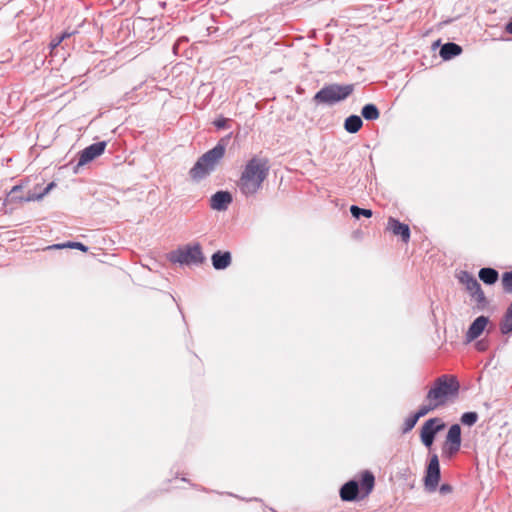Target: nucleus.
I'll list each match as a JSON object with an SVG mask.
<instances>
[{
	"label": "nucleus",
	"instance_id": "obj_1",
	"mask_svg": "<svg viewBox=\"0 0 512 512\" xmlns=\"http://www.w3.org/2000/svg\"><path fill=\"white\" fill-rule=\"evenodd\" d=\"M269 162L265 158L253 157L244 166L240 178L237 181V187L240 192L246 196H254L263 186L269 174Z\"/></svg>",
	"mask_w": 512,
	"mask_h": 512
},
{
	"label": "nucleus",
	"instance_id": "obj_2",
	"mask_svg": "<svg viewBox=\"0 0 512 512\" xmlns=\"http://www.w3.org/2000/svg\"><path fill=\"white\" fill-rule=\"evenodd\" d=\"M459 388L456 377L443 375L435 380L427 393L426 401H433L438 407L444 406L458 396Z\"/></svg>",
	"mask_w": 512,
	"mask_h": 512
},
{
	"label": "nucleus",
	"instance_id": "obj_3",
	"mask_svg": "<svg viewBox=\"0 0 512 512\" xmlns=\"http://www.w3.org/2000/svg\"><path fill=\"white\" fill-rule=\"evenodd\" d=\"M225 153V146L218 143L213 149L203 154L190 170V176L195 181H200L209 175Z\"/></svg>",
	"mask_w": 512,
	"mask_h": 512
},
{
	"label": "nucleus",
	"instance_id": "obj_4",
	"mask_svg": "<svg viewBox=\"0 0 512 512\" xmlns=\"http://www.w3.org/2000/svg\"><path fill=\"white\" fill-rule=\"evenodd\" d=\"M353 91V85L332 84L318 91L314 100L323 104H334L347 98Z\"/></svg>",
	"mask_w": 512,
	"mask_h": 512
},
{
	"label": "nucleus",
	"instance_id": "obj_5",
	"mask_svg": "<svg viewBox=\"0 0 512 512\" xmlns=\"http://www.w3.org/2000/svg\"><path fill=\"white\" fill-rule=\"evenodd\" d=\"M458 279L465 286L471 297L474 298L477 306L484 308L487 305V299L477 279L467 271H461Z\"/></svg>",
	"mask_w": 512,
	"mask_h": 512
},
{
	"label": "nucleus",
	"instance_id": "obj_6",
	"mask_svg": "<svg viewBox=\"0 0 512 512\" xmlns=\"http://www.w3.org/2000/svg\"><path fill=\"white\" fill-rule=\"evenodd\" d=\"M440 480V465L437 455L430 458L424 478L425 487L429 491H435Z\"/></svg>",
	"mask_w": 512,
	"mask_h": 512
},
{
	"label": "nucleus",
	"instance_id": "obj_7",
	"mask_svg": "<svg viewBox=\"0 0 512 512\" xmlns=\"http://www.w3.org/2000/svg\"><path fill=\"white\" fill-rule=\"evenodd\" d=\"M437 422H439L437 418L429 419L421 428V441L428 448L433 444L435 434L444 427V424L436 425Z\"/></svg>",
	"mask_w": 512,
	"mask_h": 512
},
{
	"label": "nucleus",
	"instance_id": "obj_8",
	"mask_svg": "<svg viewBox=\"0 0 512 512\" xmlns=\"http://www.w3.org/2000/svg\"><path fill=\"white\" fill-rule=\"evenodd\" d=\"M461 445V428L458 424L450 427L446 437L445 452L450 456L459 451Z\"/></svg>",
	"mask_w": 512,
	"mask_h": 512
},
{
	"label": "nucleus",
	"instance_id": "obj_9",
	"mask_svg": "<svg viewBox=\"0 0 512 512\" xmlns=\"http://www.w3.org/2000/svg\"><path fill=\"white\" fill-rule=\"evenodd\" d=\"M105 147L106 142L104 141L97 142L88 146L80 153L78 165L82 166L94 160L96 157L100 156L104 152Z\"/></svg>",
	"mask_w": 512,
	"mask_h": 512
},
{
	"label": "nucleus",
	"instance_id": "obj_10",
	"mask_svg": "<svg viewBox=\"0 0 512 512\" xmlns=\"http://www.w3.org/2000/svg\"><path fill=\"white\" fill-rule=\"evenodd\" d=\"M176 261L180 263H201L203 261V254L201 247L199 245H195L193 247H188L187 249L180 251Z\"/></svg>",
	"mask_w": 512,
	"mask_h": 512
},
{
	"label": "nucleus",
	"instance_id": "obj_11",
	"mask_svg": "<svg viewBox=\"0 0 512 512\" xmlns=\"http://www.w3.org/2000/svg\"><path fill=\"white\" fill-rule=\"evenodd\" d=\"M232 202V196L227 191L216 192L210 200V206L213 210L225 211Z\"/></svg>",
	"mask_w": 512,
	"mask_h": 512
},
{
	"label": "nucleus",
	"instance_id": "obj_12",
	"mask_svg": "<svg viewBox=\"0 0 512 512\" xmlns=\"http://www.w3.org/2000/svg\"><path fill=\"white\" fill-rule=\"evenodd\" d=\"M488 323V318L485 316H479L476 318L473 323L470 325L467 333L466 338L467 341H473L474 339L478 338L482 332L484 331L486 325Z\"/></svg>",
	"mask_w": 512,
	"mask_h": 512
},
{
	"label": "nucleus",
	"instance_id": "obj_13",
	"mask_svg": "<svg viewBox=\"0 0 512 512\" xmlns=\"http://www.w3.org/2000/svg\"><path fill=\"white\" fill-rule=\"evenodd\" d=\"M387 228L391 230L394 235L401 236L404 242H408L410 238V229L408 225L400 223L394 218H389Z\"/></svg>",
	"mask_w": 512,
	"mask_h": 512
},
{
	"label": "nucleus",
	"instance_id": "obj_14",
	"mask_svg": "<svg viewBox=\"0 0 512 512\" xmlns=\"http://www.w3.org/2000/svg\"><path fill=\"white\" fill-rule=\"evenodd\" d=\"M212 265L216 270L226 269L231 264L230 252H215L212 257Z\"/></svg>",
	"mask_w": 512,
	"mask_h": 512
},
{
	"label": "nucleus",
	"instance_id": "obj_15",
	"mask_svg": "<svg viewBox=\"0 0 512 512\" xmlns=\"http://www.w3.org/2000/svg\"><path fill=\"white\" fill-rule=\"evenodd\" d=\"M358 494V483L356 481H349L344 484L340 489V497L344 501H353Z\"/></svg>",
	"mask_w": 512,
	"mask_h": 512
},
{
	"label": "nucleus",
	"instance_id": "obj_16",
	"mask_svg": "<svg viewBox=\"0 0 512 512\" xmlns=\"http://www.w3.org/2000/svg\"><path fill=\"white\" fill-rule=\"evenodd\" d=\"M55 187V183L51 182L49 183L45 188H43V191L41 193L36 192V188L33 190H29L24 196L23 201L24 202H31V201H40L44 198L45 195H47L53 188Z\"/></svg>",
	"mask_w": 512,
	"mask_h": 512
},
{
	"label": "nucleus",
	"instance_id": "obj_17",
	"mask_svg": "<svg viewBox=\"0 0 512 512\" xmlns=\"http://www.w3.org/2000/svg\"><path fill=\"white\" fill-rule=\"evenodd\" d=\"M462 52V49L459 45L455 43H446L440 49V56L445 59H451L459 55Z\"/></svg>",
	"mask_w": 512,
	"mask_h": 512
},
{
	"label": "nucleus",
	"instance_id": "obj_18",
	"mask_svg": "<svg viewBox=\"0 0 512 512\" xmlns=\"http://www.w3.org/2000/svg\"><path fill=\"white\" fill-rule=\"evenodd\" d=\"M499 274L493 268H482L479 271V278L485 284L492 285L498 280Z\"/></svg>",
	"mask_w": 512,
	"mask_h": 512
},
{
	"label": "nucleus",
	"instance_id": "obj_19",
	"mask_svg": "<svg viewBox=\"0 0 512 512\" xmlns=\"http://www.w3.org/2000/svg\"><path fill=\"white\" fill-rule=\"evenodd\" d=\"M363 125L361 117L358 115L349 116L344 123V128L349 133H356L360 130Z\"/></svg>",
	"mask_w": 512,
	"mask_h": 512
},
{
	"label": "nucleus",
	"instance_id": "obj_20",
	"mask_svg": "<svg viewBox=\"0 0 512 512\" xmlns=\"http://www.w3.org/2000/svg\"><path fill=\"white\" fill-rule=\"evenodd\" d=\"M500 330L503 334L512 333V301L500 323Z\"/></svg>",
	"mask_w": 512,
	"mask_h": 512
},
{
	"label": "nucleus",
	"instance_id": "obj_21",
	"mask_svg": "<svg viewBox=\"0 0 512 512\" xmlns=\"http://www.w3.org/2000/svg\"><path fill=\"white\" fill-rule=\"evenodd\" d=\"M361 114L366 120H376L380 116L379 110L374 104L365 105L362 108Z\"/></svg>",
	"mask_w": 512,
	"mask_h": 512
},
{
	"label": "nucleus",
	"instance_id": "obj_22",
	"mask_svg": "<svg viewBox=\"0 0 512 512\" xmlns=\"http://www.w3.org/2000/svg\"><path fill=\"white\" fill-rule=\"evenodd\" d=\"M22 187L19 185L14 186L7 195V202H22L23 195H21Z\"/></svg>",
	"mask_w": 512,
	"mask_h": 512
},
{
	"label": "nucleus",
	"instance_id": "obj_23",
	"mask_svg": "<svg viewBox=\"0 0 512 512\" xmlns=\"http://www.w3.org/2000/svg\"><path fill=\"white\" fill-rule=\"evenodd\" d=\"M49 248H51V249L75 248V249H79L83 252H86L88 250V247H86L85 245H83L80 242H67L64 244H55L53 246H50Z\"/></svg>",
	"mask_w": 512,
	"mask_h": 512
},
{
	"label": "nucleus",
	"instance_id": "obj_24",
	"mask_svg": "<svg viewBox=\"0 0 512 512\" xmlns=\"http://www.w3.org/2000/svg\"><path fill=\"white\" fill-rule=\"evenodd\" d=\"M350 212L352 214V216L356 219H359L360 216H365V217H371L372 216V211L369 210V209H363V208H360L358 206H355V205H352L350 207Z\"/></svg>",
	"mask_w": 512,
	"mask_h": 512
},
{
	"label": "nucleus",
	"instance_id": "obj_25",
	"mask_svg": "<svg viewBox=\"0 0 512 512\" xmlns=\"http://www.w3.org/2000/svg\"><path fill=\"white\" fill-rule=\"evenodd\" d=\"M437 408L438 406L433 401H427V404L422 405L415 415L419 419Z\"/></svg>",
	"mask_w": 512,
	"mask_h": 512
},
{
	"label": "nucleus",
	"instance_id": "obj_26",
	"mask_svg": "<svg viewBox=\"0 0 512 512\" xmlns=\"http://www.w3.org/2000/svg\"><path fill=\"white\" fill-rule=\"evenodd\" d=\"M478 420V414L476 412H466L461 417V422L464 425L471 426L475 424Z\"/></svg>",
	"mask_w": 512,
	"mask_h": 512
},
{
	"label": "nucleus",
	"instance_id": "obj_27",
	"mask_svg": "<svg viewBox=\"0 0 512 512\" xmlns=\"http://www.w3.org/2000/svg\"><path fill=\"white\" fill-rule=\"evenodd\" d=\"M502 284L506 292L512 293V271L503 274Z\"/></svg>",
	"mask_w": 512,
	"mask_h": 512
},
{
	"label": "nucleus",
	"instance_id": "obj_28",
	"mask_svg": "<svg viewBox=\"0 0 512 512\" xmlns=\"http://www.w3.org/2000/svg\"><path fill=\"white\" fill-rule=\"evenodd\" d=\"M362 485L367 488V492H370L374 486V476L370 472H365L362 478Z\"/></svg>",
	"mask_w": 512,
	"mask_h": 512
},
{
	"label": "nucleus",
	"instance_id": "obj_29",
	"mask_svg": "<svg viewBox=\"0 0 512 512\" xmlns=\"http://www.w3.org/2000/svg\"><path fill=\"white\" fill-rule=\"evenodd\" d=\"M74 34V31L72 32H67L65 31L60 37L52 40V42L50 43V46L52 47V49H54L55 47H57L64 39L70 37L71 35Z\"/></svg>",
	"mask_w": 512,
	"mask_h": 512
},
{
	"label": "nucleus",
	"instance_id": "obj_30",
	"mask_svg": "<svg viewBox=\"0 0 512 512\" xmlns=\"http://www.w3.org/2000/svg\"><path fill=\"white\" fill-rule=\"evenodd\" d=\"M419 419L417 418L416 415H413L412 417H409L408 419H406L405 421V432L407 431H410L417 423Z\"/></svg>",
	"mask_w": 512,
	"mask_h": 512
},
{
	"label": "nucleus",
	"instance_id": "obj_31",
	"mask_svg": "<svg viewBox=\"0 0 512 512\" xmlns=\"http://www.w3.org/2000/svg\"><path fill=\"white\" fill-rule=\"evenodd\" d=\"M226 123H227V119H225V118H222V119L216 120V121L214 122L215 126H216V127H218V128H224V127H225V125H226Z\"/></svg>",
	"mask_w": 512,
	"mask_h": 512
},
{
	"label": "nucleus",
	"instance_id": "obj_32",
	"mask_svg": "<svg viewBox=\"0 0 512 512\" xmlns=\"http://www.w3.org/2000/svg\"><path fill=\"white\" fill-rule=\"evenodd\" d=\"M452 488L450 485L448 484H443L441 487H440V492L445 494V493H449L451 492Z\"/></svg>",
	"mask_w": 512,
	"mask_h": 512
},
{
	"label": "nucleus",
	"instance_id": "obj_33",
	"mask_svg": "<svg viewBox=\"0 0 512 512\" xmlns=\"http://www.w3.org/2000/svg\"><path fill=\"white\" fill-rule=\"evenodd\" d=\"M506 31L512 34V20L506 25Z\"/></svg>",
	"mask_w": 512,
	"mask_h": 512
},
{
	"label": "nucleus",
	"instance_id": "obj_34",
	"mask_svg": "<svg viewBox=\"0 0 512 512\" xmlns=\"http://www.w3.org/2000/svg\"><path fill=\"white\" fill-rule=\"evenodd\" d=\"M34 188H36L37 193H41L43 191L39 185L35 186Z\"/></svg>",
	"mask_w": 512,
	"mask_h": 512
},
{
	"label": "nucleus",
	"instance_id": "obj_35",
	"mask_svg": "<svg viewBox=\"0 0 512 512\" xmlns=\"http://www.w3.org/2000/svg\"><path fill=\"white\" fill-rule=\"evenodd\" d=\"M477 346H479V350H482V345H480V343H477Z\"/></svg>",
	"mask_w": 512,
	"mask_h": 512
},
{
	"label": "nucleus",
	"instance_id": "obj_36",
	"mask_svg": "<svg viewBox=\"0 0 512 512\" xmlns=\"http://www.w3.org/2000/svg\"><path fill=\"white\" fill-rule=\"evenodd\" d=\"M477 346H479V350H482V345H480V343H477Z\"/></svg>",
	"mask_w": 512,
	"mask_h": 512
},
{
	"label": "nucleus",
	"instance_id": "obj_37",
	"mask_svg": "<svg viewBox=\"0 0 512 512\" xmlns=\"http://www.w3.org/2000/svg\"><path fill=\"white\" fill-rule=\"evenodd\" d=\"M477 346H479V350H482V345H480V343H477Z\"/></svg>",
	"mask_w": 512,
	"mask_h": 512
}]
</instances>
